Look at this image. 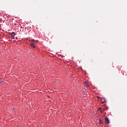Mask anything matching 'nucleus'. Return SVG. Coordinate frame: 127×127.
<instances>
[{
    "label": "nucleus",
    "mask_w": 127,
    "mask_h": 127,
    "mask_svg": "<svg viewBox=\"0 0 127 127\" xmlns=\"http://www.w3.org/2000/svg\"><path fill=\"white\" fill-rule=\"evenodd\" d=\"M105 120V122H106V123H107V124H110V120H109V118H108L107 117H106Z\"/></svg>",
    "instance_id": "2"
},
{
    "label": "nucleus",
    "mask_w": 127,
    "mask_h": 127,
    "mask_svg": "<svg viewBox=\"0 0 127 127\" xmlns=\"http://www.w3.org/2000/svg\"><path fill=\"white\" fill-rule=\"evenodd\" d=\"M97 98H100V97H99V96H97Z\"/></svg>",
    "instance_id": "10"
},
{
    "label": "nucleus",
    "mask_w": 127,
    "mask_h": 127,
    "mask_svg": "<svg viewBox=\"0 0 127 127\" xmlns=\"http://www.w3.org/2000/svg\"><path fill=\"white\" fill-rule=\"evenodd\" d=\"M103 100H104V101H103V103H105L106 102V100H105L104 98H103Z\"/></svg>",
    "instance_id": "8"
},
{
    "label": "nucleus",
    "mask_w": 127,
    "mask_h": 127,
    "mask_svg": "<svg viewBox=\"0 0 127 127\" xmlns=\"http://www.w3.org/2000/svg\"><path fill=\"white\" fill-rule=\"evenodd\" d=\"M95 117H96V118H97V115H95Z\"/></svg>",
    "instance_id": "9"
},
{
    "label": "nucleus",
    "mask_w": 127,
    "mask_h": 127,
    "mask_svg": "<svg viewBox=\"0 0 127 127\" xmlns=\"http://www.w3.org/2000/svg\"><path fill=\"white\" fill-rule=\"evenodd\" d=\"M14 36H15V33L12 32L11 33L10 38L11 39H14Z\"/></svg>",
    "instance_id": "1"
},
{
    "label": "nucleus",
    "mask_w": 127,
    "mask_h": 127,
    "mask_svg": "<svg viewBox=\"0 0 127 127\" xmlns=\"http://www.w3.org/2000/svg\"><path fill=\"white\" fill-rule=\"evenodd\" d=\"M2 78H1V77H0V84H1L2 83Z\"/></svg>",
    "instance_id": "5"
},
{
    "label": "nucleus",
    "mask_w": 127,
    "mask_h": 127,
    "mask_svg": "<svg viewBox=\"0 0 127 127\" xmlns=\"http://www.w3.org/2000/svg\"><path fill=\"white\" fill-rule=\"evenodd\" d=\"M85 87H86V88H88V87H89V85L86 84Z\"/></svg>",
    "instance_id": "7"
},
{
    "label": "nucleus",
    "mask_w": 127,
    "mask_h": 127,
    "mask_svg": "<svg viewBox=\"0 0 127 127\" xmlns=\"http://www.w3.org/2000/svg\"><path fill=\"white\" fill-rule=\"evenodd\" d=\"M99 124H103V121H102V120L101 119L99 120Z\"/></svg>",
    "instance_id": "6"
},
{
    "label": "nucleus",
    "mask_w": 127,
    "mask_h": 127,
    "mask_svg": "<svg viewBox=\"0 0 127 127\" xmlns=\"http://www.w3.org/2000/svg\"><path fill=\"white\" fill-rule=\"evenodd\" d=\"M84 83H85V84H87V82H85Z\"/></svg>",
    "instance_id": "12"
},
{
    "label": "nucleus",
    "mask_w": 127,
    "mask_h": 127,
    "mask_svg": "<svg viewBox=\"0 0 127 127\" xmlns=\"http://www.w3.org/2000/svg\"><path fill=\"white\" fill-rule=\"evenodd\" d=\"M100 112H101V113H103V111H101Z\"/></svg>",
    "instance_id": "11"
},
{
    "label": "nucleus",
    "mask_w": 127,
    "mask_h": 127,
    "mask_svg": "<svg viewBox=\"0 0 127 127\" xmlns=\"http://www.w3.org/2000/svg\"><path fill=\"white\" fill-rule=\"evenodd\" d=\"M34 41H36V42H38V40H36L35 41V40H34V39L31 40L32 43H33V42H34Z\"/></svg>",
    "instance_id": "4"
},
{
    "label": "nucleus",
    "mask_w": 127,
    "mask_h": 127,
    "mask_svg": "<svg viewBox=\"0 0 127 127\" xmlns=\"http://www.w3.org/2000/svg\"><path fill=\"white\" fill-rule=\"evenodd\" d=\"M30 46H31V47H33V48H36V46H35V45H34V43H32L30 44Z\"/></svg>",
    "instance_id": "3"
}]
</instances>
